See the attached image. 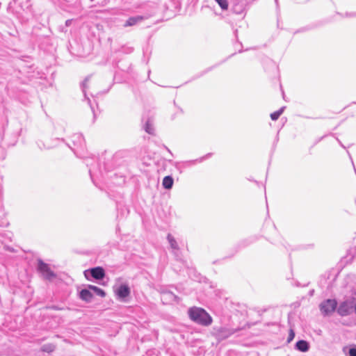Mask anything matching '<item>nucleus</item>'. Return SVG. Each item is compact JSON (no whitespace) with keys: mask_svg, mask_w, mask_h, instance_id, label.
Returning a JSON list of instances; mask_svg holds the SVG:
<instances>
[{"mask_svg":"<svg viewBox=\"0 0 356 356\" xmlns=\"http://www.w3.org/2000/svg\"><path fill=\"white\" fill-rule=\"evenodd\" d=\"M85 276L88 278V275H87V271H85Z\"/></svg>","mask_w":356,"mask_h":356,"instance_id":"28","label":"nucleus"},{"mask_svg":"<svg viewBox=\"0 0 356 356\" xmlns=\"http://www.w3.org/2000/svg\"><path fill=\"white\" fill-rule=\"evenodd\" d=\"M343 352L347 355V356H356V348H348L347 346H345L343 348Z\"/></svg>","mask_w":356,"mask_h":356,"instance_id":"17","label":"nucleus"},{"mask_svg":"<svg viewBox=\"0 0 356 356\" xmlns=\"http://www.w3.org/2000/svg\"><path fill=\"white\" fill-rule=\"evenodd\" d=\"M73 142L75 143L77 141L79 143V145L81 147H83L85 145V140L83 137V136L80 134H76L73 136Z\"/></svg>","mask_w":356,"mask_h":356,"instance_id":"15","label":"nucleus"},{"mask_svg":"<svg viewBox=\"0 0 356 356\" xmlns=\"http://www.w3.org/2000/svg\"><path fill=\"white\" fill-rule=\"evenodd\" d=\"M337 302L334 299H327L320 304V310L325 316L330 315L337 309Z\"/></svg>","mask_w":356,"mask_h":356,"instance_id":"4","label":"nucleus"},{"mask_svg":"<svg viewBox=\"0 0 356 356\" xmlns=\"http://www.w3.org/2000/svg\"><path fill=\"white\" fill-rule=\"evenodd\" d=\"M296 348L301 352H307L309 348V343L305 340H300L296 343Z\"/></svg>","mask_w":356,"mask_h":356,"instance_id":"11","label":"nucleus"},{"mask_svg":"<svg viewBox=\"0 0 356 356\" xmlns=\"http://www.w3.org/2000/svg\"><path fill=\"white\" fill-rule=\"evenodd\" d=\"M91 276L96 280H102L105 276L104 270L102 267H95L90 270Z\"/></svg>","mask_w":356,"mask_h":356,"instance_id":"8","label":"nucleus"},{"mask_svg":"<svg viewBox=\"0 0 356 356\" xmlns=\"http://www.w3.org/2000/svg\"><path fill=\"white\" fill-rule=\"evenodd\" d=\"M167 240L168 243H170V248L174 250H179V245L175 240V238L173 237V236L170 234H168L167 236Z\"/></svg>","mask_w":356,"mask_h":356,"instance_id":"13","label":"nucleus"},{"mask_svg":"<svg viewBox=\"0 0 356 356\" xmlns=\"http://www.w3.org/2000/svg\"><path fill=\"white\" fill-rule=\"evenodd\" d=\"M211 155H212L211 153H208L206 155H204V156H203L202 157H200V158H198L197 159L186 161L184 162V165L186 167H190V166L194 165H195L197 163H202L204 160H206V159H209V157H211Z\"/></svg>","mask_w":356,"mask_h":356,"instance_id":"10","label":"nucleus"},{"mask_svg":"<svg viewBox=\"0 0 356 356\" xmlns=\"http://www.w3.org/2000/svg\"><path fill=\"white\" fill-rule=\"evenodd\" d=\"M145 130L147 133L149 134H153L154 133V127L152 122L150 121V120H148L145 125Z\"/></svg>","mask_w":356,"mask_h":356,"instance_id":"18","label":"nucleus"},{"mask_svg":"<svg viewBox=\"0 0 356 356\" xmlns=\"http://www.w3.org/2000/svg\"><path fill=\"white\" fill-rule=\"evenodd\" d=\"M238 330H240V328L234 329L226 327H214L213 335L218 341H222L227 339Z\"/></svg>","mask_w":356,"mask_h":356,"instance_id":"2","label":"nucleus"},{"mask_svg":"<svg viewBox=\"0 0 356 356\" xmlns=\"http://www.w3.org/2000/svg\"><path fill=\"white\" fill-rule=\"evenodd\" d=\"M348 154H350L348 153ZM349 158H350V159L352 160V158H351V156H350V155H349Z\"/></svg>","mask_w":356,"mask_h":356,"instance_id":"29","label":"nucleus"},{"mask_svg":"<svg viewBox=\"0 0 356 356\" xmlns=\"http://www.w3.org/2000/svg\"><path fill=\"white\" fill-rule=\"evenodd\" d=\"M90 290H92V292L93 295L95 294L100 297H104L106 296V293L104 291V290L97 286L90 285Z\"/></svg>","mask_w":356,"mask_h":356,"instance_id":"14","label":"nucleus"},{"mask_svg":"<svg viewBox=\"0 0 356 356\" xmlns=\"http://www.w3.org/2000/svg\"><path fill=\"white\" fill-rule=\"evenodd\" d=\"M115 295L119 300H124L130 294V289L127 284H121L115 289Z\"/></svg>","mask_w":356,"mask_h":356,"instance_id":"6","label":"nucleus"},{"mask_svg":"<svg viewBox=\"0 0 356 356\" xmlns=\"http://www.w3.org/2000/svg\"><path fill=\"white\" fill-rule=\"evenodd\" d=\"M38 270L42 274L43 277L48 280H51L56 277V274L51 270L49 265L42 260L38 261Z\"/></svg>","mask_w":356,"mask_h":356,"instance_id":"5","label":"nucleus"},{"mask_svg":"<svg viewBox=\"0 0 356 356\" xmlns=\"http://www.w3.org/2000/svg\"><path fill=\"white\" fill-rule=\"evenodd\" d=\"M232 10L236 14H241L244 10V6L242 4L236 3L233 6Z\"/></svg>","mask_w":356,"mask_h":356,"instance_id":"19","label":"nucleus"},{"mask_svg":"<svg viewBox=\"0 0 356 356\" xmlns=\"http://www.w3.org/2000/svg\"><path fill=\"white\" fill-rule=\"evenodd\" d=\"M285 106L280 108L279 110L272 113L270 114V118L272 120H277L280 116L283 113Z\"/></svg>","mask_w":356,"mask_h":356,"instance_id":"16","label":"nucleus"},{"mask_svg":"<svg viewBox=\"0 0 356 356\" xmlns=\"http://www.w3.org/2000/svg\"><path fill=\"white\" fill-rule=\"evenodd\" d=\"M55 346L52 344H45L42 347V350L44 352L51 353L54 351Z\"/></svg>","mask_w":356,"mask_h":356,"instance_id":"21","label":"nucleus"},{"mask_svg":"<svg viewBox=\"0 0 356 356\" xmlns=\"http://www.w3.org/2000/svg\"><path fill=\"white\" fill-rule=\"evenodd\" d=\"M89 79H90V76L86 77L81 84L82 90H83L85 97H86V89L87 88L86 83H88Z\"/></svg>","mask_w":356,"mask_h":356,"instance_id":"23","label":"nucleus"},{"mask_svg":"<svg viewBox=\"0 0 356 356\" xmlns=\"http://www.w3.org/2000/svg\"><path fill=\"white\" fill-rule=\"evenodd\" d=\"M145 19H146V17L141 15L131 17L124 22L123 27L126 28L135 26L143 22Z\"/></svg>","mask_w":356,"mask_h":356,"instance_id":"7","label":"nucleus"},{"mask_svg":"<svg viewBox=\"0 0 356 356\" xmlns=\"http://www.w3.org/2000/svg\"><path fill=\"white\" fill-rule=\"evenodd\" d=\"M346 16L349 17H356V13H346Z\"/></svg>","mask_w":356,"mask_h":356,"instance_id":"26","label":"nucleus"},{"mask_svg":"<svg viewBox=\"0 0 356 356\" xmlns=\"http://www.w3.org/2000/svg\"><path fill=\"white\" fill-rule=\"evenodd\" d=\"M92 291V290H90V286L88 289H82L80 291V298L87 302H91L93 298V293Z\"/></svg>","mask_w":356,"mask_h":356,"instance_id":"9","label":"nucleus"},{"mask_svg":"<svg viewBox=\"0 0 356 356\" xmlns=\"http://www.w3.org/2000/svg\"><path fill=\"white\" fill-rule=\"evenodd\" d=\"M294 336H295V334H294L293 331L291 330L290 333H289V337H288V339H287L288 342L291 341L293 339Z\"/></svg>","mask_w":356,"mask_h":356,"instance_id":"24","label":"nucleus"},{"mask_svg":"<svg viewBox=\"0 0 356 356\" xmlns=\"http://www.w3.org/2000/svg\"><path fill=\"white\" fill-rule=\"evenodd\" d=\"M164 296H167L171 299L176 298V296L171 292L164 293Z\"/></svg>","mask_w":356,"mask_h":356,"instance_id":"25","label":"nucleus"},{"mask_svg":"<svg viewBox=\"0 0 356 356\" xmlns=\"http://www.w3.org/2000/svg\"><path fill=\"white\" fill-rule=\"evenodd\" d=\"M72 22V19H67V20L65 22V25H66L67 26H70V25H71Z\"/></svg>","mask_w":356,"mask_h":356,"instance_id":"27","label":"nucleus"},{"mask_svg":"<svg viewBox=\"0 0 356 356\" xmlns=\"http://www.w3.org/2000/svg\"><path fill=\"white\" fill-rule=\"evenodd\" d=\"M215 1L218 3L220 7L222 10H227V8H228L227 0H215Z\"/></svg>","mask_w":356,"mask_h":356,"instance_id":"20","label":"nucleus"},{"mask_svg":"<svg viewBox=\"0 0 356 356\" xmlns=\"http://www.w3.org/2000/svg\"><path fill=\"white\" fill-rule=\"evenodd\" d=\"M188 316L193 321L204 326H208L212 323L211 316L204 309L200 307L190 308Z\"/></svg>","mask_w":356,"mask_h":356,"instance_id":"1","label":"nucleus"},{"mask_svg":"<svg viewBox=\"0 0 356 356\" xmlns=\"http://www.w3.org/2000/svg\"><path fill=\"white\" fill-rule=\"evenodd\" d=\"M174 180L171 176H165L162 182V185L165 189H171L173 186Z\"/></svg>","mask_w":356,"mask_h":356,"instance_id":"12","label":"nucleus"},{"mask_svg":"<svg viewBox=\"0 0 356 356\" xmlns=\"http://www.w3.org/2000/svg\"><path fill=\"white\" fill-rule=\"evenodd\" d=\"M38 147L41 149V150H43V149H49L51 148H52V146L51 145H46L42 141H38Z\"/></svg>","mask_w":356,"mask_h":356,"instance_id":"22","label":"nucleus"},{"mask_svg":"<svg viewBox=\"0 0 356 356\" xmlns=\"http://www.w3.org/2000/svg\"><path fill=\"white\" fill-rule=\"evenodd\" d=\"M354 302L353 300H346L337 307V312L341 316H347L354 312Z\"/></svg>","mask_w":356,"mask_h":356,"instance_id":"3","label":"nucleus"}]
</instances>
